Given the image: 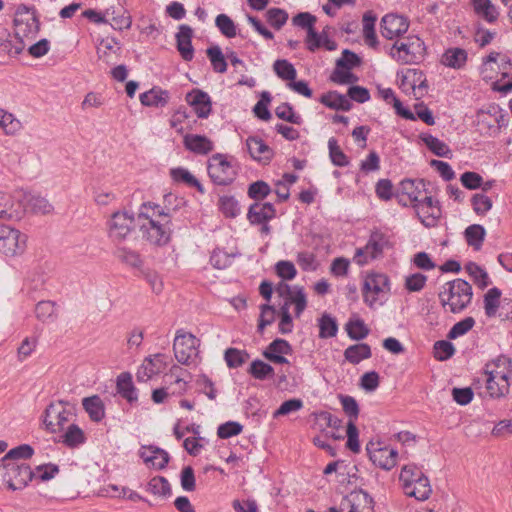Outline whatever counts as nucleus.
<instances>
[{
    "mask_svg": "<svg viewBox=\"0 0 512 512\" xmlns=\"http://www.w3.org/2000/svg\"><path fill=\"white\" fill-rule=\"evenodd\" d=\"M467 61V52L463 48H449L441 58V63L447 67L460 69Z\"/></svg>",
    "mask_w": 512,
    "mask_h": 512,
    "instance_id": "obj_34",
    "label": "nucleus"
},
{
    "mask_svg": "<svg viewBox=\"0 0 512 512\" xmlns=\"http://www.w3.org/2000/svg\"><path fill=\"white\" fill-rule=\"evenodd\" d=\"M207 171L210 179L216 185H230L237 176V171L227 156L217 153L212 155L207 163Z\"/></svg>",
    "mask_w": 512,
    "mask_h": 512,
    "instance_id": "obj_8",
    "label": "nucleus"
},
{
    "mask_svg": "<svg viewBox=\"0 0 512 512\" xmlns=\"http://www.w3.org/2000/svg\"><path fill=\"white\" fill-rule=\"evenodd\" d=\"M246 146L250 156L262 164H269L274 157L273 149L258 136H249Z\"/></svg>",
    "mask_w": 512,
    "mask_h": 512,
    "instance_id": "obj_15",
    "label": "nucleus"
},
{
    "mask_svg": "<svg viewBox=\"0 0 512 512\" xmlns=\"http://www.w3.org/2000/svg\"><path fill=\"white\" fill-rule=\"evenodd\" d=\"M165 366L164 355L155 354L154 356L145 359L142 366L138 369L137 379L138 381H147L154 375L161 372Z\"/></svg>",
    "mask_w": 512,
    "mask_h": 512,
    "instance_id": "obj_23",
    "label": "nucleus"
},
{
    "mask_svg": "<svg viewBox=\"0 0 512 512\" xmlns=\"http://www.w3.org/2000/svg\"><path fill=\"white\" fill-rule=\"evenodd\" d=\"M116 387L117 392L129 403H134L138 400L137 390L132 382L130 373H121L117 377Z\"/></svg>",
    "mask_w": 512,
    "mask_h": 512,
    "instance_id": "obj_31",
    "label": "nucleus"
},
{
    "mask_svg": "<svg viewBox=\"0 0 512 512\" xmlns=\"http://www.w3.org/2000/svg\"><path fill=\"white\" fill-rule=\"evenodd\" d=\"M184 146L196 154L206 155L213 150V143L206 136L187 134L184 136Z\"/></svg>",
    "mask_w": 512,
    "mask_h": 512,
    "instance_id": "obj_25",
    "label": "nucleus"
},
{
    "mask_svg": "<svg viewBox=\"0 0 512 512\" xmlns=\"http://www.w3.org/2000/svg\"><path fill=\"white\" fill-rule=\"evenodd\" d=\"M267 22L276 30H280L288 20V13L280 8H270L266 12Z\"/></svg>",
    "mask_w": 512,
    "mask_h": 512,
    "instance_id": "obj_58",
    "label": "nucleus"
},
{
    "mask_svg": "<svg viewBox=\"0 0 512 512\" xmlns=\"http://www.w3.org/2000/svg\"><path fill=\"white\" fill-rule=\"evenodd\" d=\"M35 315L42 322L53 321L56 318L55 303L40 301L35 307Z\"/></svg>",
    "mask_w": 512,
    "mask_h": 512,
    "instance_id": "obj_56",
    "label": "nucleus"
},
{
    "mask_svg": "<svg viewBox=\"0 0 512 512\" xmlns=\"http://www.w3.org/2000/svg\"><path fill=\"white\" fill-rule=\"evenodd\" d=\"M501 291L497 287L489 289L484 295V309L488 317L496 315L500 305Z\"/></svg>",
    "mask_w": 512,
    "mask_h": 512,
    "instance_id": "obj_45",
    "label": "nucleus"
},
{
    "mask_svg": "<svg viewBox=\"0 0 512 512\" xmlns=\"http://www.w3.org/2000/svg\"><path fill=\"white\" fill-rule=\"evenodd\" d=\"M338 325L336 320L328 314L319 319V337L322 339L336 336Z\"/></svg>",
    "mask_w": 512,
    "mask_h": 512,
    "instance_id": "obj_51",
    "label": "nucleus"
},
{
    "mask_svg": "<svg viewBox=\"0 0 512 512\" xmlns=\"http://www.w3.org/2000/svg\"><path fill=\"white\" fill-rule=\"evenodd\" d=\"M455 353L453 344L446 340H440L434 344V356L439 361L451 358Z\"/></svg>",
    "mask_w": 512,
    "mask_h": 512,
    "instance_id": "obj_63",
    "label": "nucleus"
},
{
    "mask_svg": "<svg viewBox=\"0 0 512 512\" xmlns=\"http://www.w3.org/2000/svg\"><path fill=\"white\" fill-rule=\"evenodd\" d=\"M426 477L423 472L414 464L405 465L400 473V481L403 482V490L418 480V478Z\"/></svg>",
    "mask_w": 512,
    "mask_h": 512,
    "instance_id": "obj_55",
    "label": "nucleus"
},
{
    "mask_svg": "<svg viewBox=\"0 0 512 512\" xmlns=\"http://www.w3.org/2000/svg\"><path fill=\"white\" fill-rule=\"evenodd\" d=\"M0 477L7 488L15 491L21 490L34 478L30 466L23 462H2Z\"/></svg>",
    "mask_w": 512,
    "mask_h": 512,
    "instance_id": "obj_6",
    "label": "nucleus"
},
{
    "mask_svg": "<svg viewBox=\"0 0 512 512\" xmlns=\"http://www.w3.org/2000/svg\"><path fill=\"white\" fill-rule=\"evenodd\" d=\"M186 101L193 107L199 118H207L210 115L212 103L208 93L200 89H193L186 95Z\"/></svg>",
    "mask_w": 512,
    "mask_h": 512,
    "instance_id": "obj_17",
    "label": "nucleus"
},
{
    "mask_svg": "<svg viewBox=\"0 0 512 512\" xmlns=\"http://www.w3.org/2000/svg\"><path fill=\"white\" fill-rule=\"evenodd\" d=\"M372 356L371 347L367 343H358L348 346L344 351V358L353 365Z\"/></svg>",
    "mask_w": 512,
    "mask_h": 512,
    "instance_id": "obj_30",
    "label": "nucleus"
},
{
    "mask_svg": "<svg viewBox=\"0 0 512 512\" xmlns=\"http://www.w3.org/2000/svg\"><path fill=\"white\" fill-rule=\"evenodd\" d=\"M285 301L290 305H295V315L296 317H300L307 306V298L304 288L300 286H293V290L290 295L285 298Z\"/></svg>",
    "mask_w": 512,
    "mask_h": 512,
    "instance_id": "obj_43",
    "label": "nucleus"
},
{
    "mask_svg": "<svg viewBox=\"0 0 512 512\" xmlns=\"http://www.w3.org/2000/svg\"><path fill=\"white\" fill-rule=\"evenodd\" d=\"M270 192V186L262 180L253 182L252 184L249 185L248 188V196L251 199L256 200V202L266 198L270 194Z\"/></svg>",
    "mask_w": 512,
    "mask_h": 512,
    "instance_id": "obj_62",
    "label": "nucleus"
},
{
    "mask_svg": "<svg viewBox=\"0 0 512 512\" xmlns=\"http://www.w3.org/2000/svg\"><path fill=\"white\" fill-rule=\"evenodd\" d=\"M34 449L28 444L19 445L11 449L3 458L2 462H18L26 460L33 456Z\"/></svg>",
    "mask_w": 512,
    "mask_h": 512,
    "instance_id": "obj_50",
    "label": "nucleus"
},
{
    "mask_svg": "<svg viewBox=\"0 0 512 512\" xmlns=\"http://www.w3.org/2000/svg\"><path fill=\"white\" fill-rule=\"evenodd\" d=\"M139 454L146 464L159 470L165 468L170 459L165 450L153 445L143 446Z\"/></svg>",
    "mask_w": 512,
    "mask_h": 512,
    "instance_id": "obj_20",
    "label": "nucleus"
},
{
    "mask_svg": "<svg viewBox=\"0 0 512 512\" xmlns=\"http://www.w3.org/2000/svg\"><path fill=\"white\" fill-rule=\"evenodd\" d=\"M175 209L162 208L155 203H143L135 219L134 215L126 210L114 212L107 221L109 239L114 243H121L130 236L135 228V222L139 226L143 237L151 244L163 246L171 238L173 230L172 218Z\"/></svg>",
    "mask_w": 512,
    "mask_h": 512,
    "instance_id": "obj_1",
    "label": "nucleus"
},
{
    "mask_svg": "<svg viewBox=\"0 0 512 512\" xmlns=\"http://www.w3.org/2000/svg\"><path fill=\"white\" fill-rule=\"evenodd\" d=\"M206 54L215 72L225 73L227 71V62L219 46L209 47Z\"/></svg>",
    "mask_w": 512,
    "mask_h": 512,
    "instance_id": "obj_49",
    "label": "nucleus"
},
{
    "mask_svg": "<svg viewBox=\"0 0 512 512\" xmlns=\"http://www.w3.org/2000/svg\"><path fill=\"white\" fill-rule=\"evenodd\" d=\"M340 402L342 404L343 411L349 417V420L353 419V423L358 418L359 406L354 397L349 395H340Z\"/></svg>",
    "mask_w": 512,
    "mask_h": 512,
    "instance_id": "obj_64",
    "label": "nucleus"
},
{
    "mask_svg": "<svg viewBox=\"0 0 512 512\" xmlns=\"http://www.w3.org/2000/svg\"><path fill=\"white\" fill-rule=\"evenodd\" d=\"M400 77V89L405 94H412L415 99L423 98L428 92V84L425 74L418 69L408 68L397 74Z\"/></svg>",
    "mask_w": 512,
    "mask_h": 512,
    "instance_id": "obj_10",
    "label": "nucleus"
},
{
    "mask_svg": "<svg viewBox=\"0 0 512 512\" xmlns=\"http://www.w3.org/2000/svg\"><path fill=\"white\" fill-rule=\"evenodd\" d=\"M353 512H373L374 501L372 497L363 490L351 492Z\"/></svg>",
    "mask_w": 512,
    "mask_h": 512,
    "instance_id": "obj_37",
    "label": "nucleus"
},
{
    "mask_svg": "<svg viewBox=\"0 0 512 512\" xmlns=\"http://www.w3.org/2000/svg\"><path fill=\"white\" fill-rule=\"evenodd\" d=\"M106 18L110 17L111 26L115 30L129 29L132 25V18L123 7H110L105 11Z\"/></svg>",
    "mask_w": 512,
    "mask_h": 512,
    "instance_id": "obj_27",
    "label": "nucleus"
},
{
    "mask_svg": "<svg viewBox=\"0 0 512 512\" xmlns=\"http://www.w3.org/2000/svg\"><path fill=\"white\" fill-rule=\"evenodd\" d=\"M224 359L229 368H238L249 359V354L236 348H228L225 351Z\"/></svg>",
    "mask_w": 512,
    "mask_h": 512,
    "instance_id": "obj_54",
    "label": "nucleus"
},
{
    "mask_svg": "<svg viewBox=\"0 0 512 512\" xmlns=\"http://www.w3.org/2000/svg\"><path fill=\"white\" fill-rule=\"evenodd\" d=\"M417 216L426 227L436 225L441 216L439 202L434 200L431 195H425L421 202L413 204Z\"/></svg>",
    "mask_w": 512,
    "mask_h": 512,
    "instance_id": "obj_13",
    "label": "nucleus"
},
{
    "mask_svg": "<svg viewBox=\"0 0 512 512\" xmlns=\"http://www.w3.org/2000/svg\"><path fill=\"white\" fill-rule=\"evenodd\" d=\"M27 247V236L18 229L0 225V255L16 257L22 255Z\"/></svg>",
    "mask_w": 512,
    "mask_h": 512,
    "instance_id": "obj_7",
    "label": "nucleus"
},
{
    "mask_svg": "<svg viewBox=\"0 0 512 512\" xmlns=\"http://www.w3.org/2000/svg\"><path fill=\"white\" fill-rule=\"evenodd\" d=\"M73 417H75L74 406L64 400L51 402L42 416L45 430L52 434L64 431Z\"/></svg>",
    "mask_w": 512,
    "mask_h": 512,
    "instance_id": "obj_5",
    "label": "nucleus"
},
{
    "mask_svg": "<svg viewBox=\"0 0 512 512\" xmlns=\"http://www.w3.org/2000/svg\"><path fill=\"white\" fill-rule=\"evenodd\" d=\"M388 247V236L380 231L372 232L366 244V250H368L370 257H372L373 259H376L379 256H381L384 249Z\"/></svg>",
    "mask_w": 512,
    "mask_h": 512,
    "instance_id": "obj_32",
    "label": "nucleus"
},
{
    "mask_svg": "<svg viewBox=\"0 0 512 512\" xmlns=\"http://www.w3.org/2000/svg\"><path fill=\"white\" fill-rule=\"evenodd\" d=\"M192 37L193 29L186 24H181L176 34V47L185 61H191L194 57Z\"/></svg>",
    "mask_w": 512,
    "mask_h": 512,
    "instance_id": "obj_19",
    "label": "nucleus"
},
{
    "mask_svg": "<svg viewBox=\"0 0 512 512\" xmlns=\"http://www.w3.org/2000/svg\"><path fill=\"white\" fill-rule=\"evenodd\" d=\"M329 157L331 162L338 167H346L349 164V159L338 145L337 140L331 137L328 140Z\"/></svg>",
    "mask_w": 512,
    "mask_h": 512,
    "instance_id": "obj_47",
    "label": "nucleus"
},
{
    "mask_svg": "<svg viewBox=\"0 0 512 512\" xmlns=\"http://www.w3.org/2000/svg\"><path fill=\"white\" fill-rule=\"evenodd\" d=\"M389 278L382 273H373L365 278L363 284L364 302L370 307L379 299L382 294L389 292Z\"/></svg>",
    "mask_w": 512,
    "mask_h": 512,
    "instance_id": "obj_11",
    "label": "nucleus"
},
{
    "mask_svg": "<svg viewBox=\"0 0 512 512\" xmlns=\"http://www.w3.org/2000/svg\"><path fill=\"white\" fill-rule=\"evenodd\" d=\"M501 122H503V120H498L487 114H477V124L481 134L488 136L497 135L502 126Z\"/></svg>",
    "mask_w": 512,
    "mask_h": 512,
    "instance_id": "obj_38",
    "label": "nucleus"
},
{
    "mask_svg": "<svg viewBox=\"0 0 512 512\" xmlns=\"http://www.w3.org/2000/svg\"><path fill=\"white\" fill-rule=\"evenodd\" d=\"M291 353L292 347L289 342L285 339L277 338L267 346L263 356L266 358V355H290Z\"/></svg>",
    "mask_w": 512,
    "mask_h": 512,
    "instance_id": "obj_60",
    "label": "nucleus"
},
{
    "mask_svg": "<svg viewBox=\"0 0 512 512\" xmlns=\"http://www.w3.org/2000/svg\"><path fill=\"white\" fill-rule=\"evenodd\" d=\"M320 102L328 108L334 110L349 111L352 107L350 100L343 94L337 91H329L323 94L320 98Z\"/></svg>",
    "mask_w": 512,
    "mask_h": 512,
    "instance_id": "obj_33",
    "label": "nucleus"
},
{
    "mask_svg": "<svg viewBox=\"0 0 512 512\" xmlns=\"http://www.w3.org/2000/svg\"><path fill=\"white\" fill-rule=\"evenodd\" d=\"M0 128L6 135H15L22 129V123L12 113L0 108Z\"/></svg>",
    "mask_w": 512,
    "mask_h": 512,
    "instance_id": "obj_40",
    "label": "nucleus"
},
{
    "mask_svg": "<svg viewBox=\"0 0 512 512\" xmlns=\"http://www.w3.org/2000/svg\"><path fill=\"white\" fill-rule=\"evenodd\" d=\"M248 372L258 380H265L274 375V368L262 360H254Z\"/></svg>",
    "mask_w": 512,
    "mask_h": 512,
    "instance_id": "obj_52",
    "label": "nucleus"
},
{
    "mask_svg": "<svg viewBox=\"0 0 512 512\" xmlns=\"http://www.w3.org/2000/svg\"><path fill=\"white\" fill-rule=\"evenodd\" d=\"M219 209L229 218H235L240 213L238 201L233 196L220 197Z\"/></svg>",
    "mask_w": 512,
    "mask_h": 512,
    "instance_id": "obj_59",
    "label": "nucleus"
},
{
    "mask_svg": "<svg viewBox=\"0 0 512 512\" xmlns=\"http://www.w3.org/2000/svg\"><path fill=\"white\" fill-rule=\"evenodd\" d=\"M366 451L370 460L384 470H391L397 464L398 452L395 449L381 447V444L369 442Z\"/></svg>",
    "mask_w": 512,
    "mask_h": 512,
    "instance_id": "obj_12",
    "label": "nucleus"
},
{
    "mask_svg": "<svg viewBox=\"0 0 512 512\" xmlns=\"http://www.w3.org/2000/svg\"><path fill=\"white\" fill-rule=\"evenodd\" d=\"M147 491L154 495L168 496L171 494V486L168 480L162 476L153 477L147 484Z\"/></svg>",
    "mask_w": 512,
    "mask_h": 512,
    "instance_id": "obj_53",
    "label": "nucleus"
},
{
    "mask_svg": "<svg viewBox=\"0 0 512 512\" xmlns=\"http://www.w3.org/2000/svg\"><path fill=\"white\" fill-rule=\"evenodd\" d=\"M23 207L25 211L31 213L49 214L53 210V206L46 198L34 194L24 195Z\"/></svg>",
    "mask_w": 512,
    "mask_h": 512,
    "instance_id": "obj_28",
    "label": "nucleus"
},
{
    "mask_svg": "<svg viewBox=\"0 0 512 512\" xmlns=\"http://www.w3.org/2000/svg\"><path fill=\"white\" fill-rule=\"evenodd\" d=\"M511 359L501 355L488 362L484 368L486 391L491 398L505 397L510 390Z\"/></svg>",
    "mask_w": 512,
    "mask_h": 512,
    "instance_id": "obj_2",
    "label": "nucleus"
},
{
    "mask_svg": "<svg viewBox=\"0 0 512 512\" xmlns=\"http://www.w3.org/2000/svg\"><path fill=\"white\" fill-rule=\"evenodd\" d=\"M82 406L93 422H100L105 417V406L98 395L85 397L82 399Z\"/></svg>",
    "mask_w": 512,
    "mask_h": 512,
    "instance_id": "obj_29",
    "label": "nucleus"
},
{
    "mask_svg": "<svg viewBox=\"0 0 512 512\" xmlns=\"http://www.w3.org/2000/svg\"><path fill=\"white\" fill-rule=\"evenodd\" d=\"M276 216V210L272 203L255 202L250 205L247 219L252 225H258L270 221Z\"/></svg>",
    "mask_w": 512,
    "mask_h": 512,
    "instance_id": "obj_21",
    "label": "nucleus"
},
{
    "mask_svg": "<svg viewBox=\"0 0 512 512\" xmlns=\"http://www.w3.org/2000/svg\"><path fill=\"white\" fill-rule=\"evenodd\" d=\"M475 325V320L473 317H466L461 321L455 323L450 331L448 332L447 337L449 339H456L460 336H463L468 331H470Z\"/></svg>",
    "mask_w": 512,
    "mask_h": 512,
    "instance_id": "obj_61",
    "label": "nucleus"
},
{
    "mask_svg": "<svg viewBox=\"0 0 512 512\" xmlns=\"http://www.w3.org/2000/svg\"><path fill=\"white\" fill-rule=\"evenodd\" d=\"M273 69L276 75L282 80L291 82L295 80L297 71L295 67L285 59H278L273 64Z\"/></svg>",
    "mask_w": 512,
    "mask_h": 512,
    "instance_id": "obj_48",
    "label": "nucleus"
},
{
    "mask_svg": "<svg viewBox=\"0 0 512 512\" xmlns=\"http://www.w3.org/2000/svg\"><path fill=\"white\" fill-rule=\"evenodd\" d=\"M425 54V44L416 35L397 40L390 49V56L400 64H418Z\"/></svg>",
    "mask_w": 512,
    "mask_h": 512,
    "instance_id": "obj_4",
    "label": "nucleus"
},
{
    "mask_svg": "<svg viewBox=\"0 0 512 512\" xmlns=\"http://www.w3.org/2000/svg\"><path fill=\"white\" fill-rule=\"evenodd\" d=\"M15 36L20 39L21 42L24 39H34L39 30H40V22L37 17L33 14L26 20L15 18Z\"/></svg>",
    "mask_w": 512,
    "mask_h": 512,
    "instance_id": "obj_22",
    "label": "nucleus"
},
{
    "mask_svg": "<svg viewBox=\"0 0 512 512\" xmlns=\"http://www.w3.org/2000/svg\"><path fill=\"white\" fill-rule=\"evenodd\" d=\"M475 12L485 20L492 23L498 18V11L490 0H473Z\"/></svg>",
    "mask_w": 512,
    "mask_h": 512,
    "instance_id": "obj_46",
    "label": "nucleus"
},
{
    "mask_svg": "<svg viewBox=\"0 0 512 512\" xmlns=\"http://www.w3.org/2000/svg\"><path fill=\"white\" fill-rule=\"evenodd\" d=\"M169 101V92L159 87H153L140 95V102L144 106L161 108Z\"/></svg>",
    "mask_w": 512,
    "mask_h": 512,
    "instance_id": "obj_26",
    "label": "nucleus"
},
{
    "mask_svg": "<svg viewBox=\"0 0 512 512\" xmlns=\"http://www.w3.org/2000/svg\"><path fill=\"white\" fill-rule=\"evenodd\" d=\"M432 492L429 480L427 477L424 478H418L417 481L411 483L406 490H404V493L409 497H414L417 500H426L429 498L430 494Z\"/></svg>",
    "mask_w": 512,
    "mask_h": 512,
    "instance_id": "obj_35",
    "label": "nucleus"
},
{
    "mask_svg": "<svg viewBox=\"0 0 512 512\" xmlns=\"http://www.w3.org/2000/svg\"><path fill=\"white\" fill-rule=\"evenodd\" d=\"M346 331L350 339L360 341L366 338L370 332L364 321L360 318L350 319L346 323Z\"/></svg>",
    "mask_w": 512,
    "mask_h": 512,
    "instance_id": "obj_44",
    "label": "nucleus"
},
{
    "mask_svg": "<svg viewBox=\"0 0 512 512\" xmlns=\"http://www.w3.org/2000/svg\"><path fill=\"white\" fill-rule=\"evenodd\" d=\"M465 239L469 246H472L475 250H479L485 238V229L479 224H473L465 229Z\"/></svg>",
    "mask_w": 512,
    "mask_h": 512,
    "instance_id": "obj_42",
    "label": "nucleus"
},
{
    "mask_svg": "<svg viewBox=\"0 0 512 512\" xmlns=\"http://www.w3.org/2000/svg\"><path fill=\"white\" fill-rule=\"evenodd\" d=\"M409 20L398 14H386L381 20V34L389 40L401 37L408 31Z\"/></svg>",
    "mask_w": 512,
    "mask_h": 512,
    "instance_id": "obj_14",
    "label": "nucleus"
},
{
    "mask_svg": "<svg viewBox=\"0 0 512 512\" xmlns=\"http://www.w3.org/2000/svg\"><path fill=\"white\" fill-rule=\"evenodd\" d=\"M199 340L191 333L178 330L173 343V350L176 360L189 365L198 354Z\"/></svg>",
    "mask_w": 512,
    "mask_h": 512,
    "instance_id": "obj_9",
    "label": "nucleus"
},
{
    "mask_svg": "<svg viewBox=\"0 0 512 512\" xmlns=\"http://www.w3.org/2000/svg\"><path fill=\"white\" fill-rule=\"evenodd\" d=\"M170 175L175 182H183L190 187H195L201 194L205 193L203 185L185 168H173Z\"/></svg>",
    "mask_w": 512,
    "mask_h": 512,
    "instance_id": "obj_39",
    "label": "nucleus"
},
{
    "mask_svg": "<svg viewBox=\"0 0 512 512\" xmlns=\"http://www.w3.org/2000/svg\"><path fill=\"white\" fill-rule=\"evenodd\" d=\"M430 185L423 179L411 180L405 179L400 183L401 192L407 195L412 204H416L423 200L425 195H431L428 189Z\"/></svg>",
    "mask_w": 512,
    "mask_h": 512,
    "instance_id": "obj_16",
    "label": "nucleus"
},
{
    "mask_svg": "<svg viewBox=\"0 0 512 512\" xmlns=\"http://www.w3.org/2000/svg\"><path fill=\"white\" fill-rule=\"evenodd\" d=\"M501 61V78L494 83L493 87L494 90L506 94L512 90V78L505 81L506 78L512 76V63L506 56H504Z\"/></svg>",
    "mask_w": 512,
    "mask_h": 512,
    "instance_id": "obj_36",
    "label": "nucleus"
},
{
    "mask_svg": "<svg viewBox=\"0 0 512 512\" xmlns=\"http://www.w3.org/2000/svg\"><path fill=\"white\" fill-rule=\"evenodd\" d=\"M472 296V286L467 281L457 278L442 286L439 300L446 311L458 314L471 303Z\"/></svg>",
    "mask_w": 512,
    "mask_h": 512,
    "instance_id": "obj_3",
    "label": "nucleus"
},
{
    "mask_svg": "<svg viewBox=\"0 0 512 512\" xmlns=\"http://www.w3.org/2000/svg\"><path fill=\"white\" fill-rule=\"evenodd\" d=\"M121 45L115 38H105L97 46L98 59L106 65L114 64L120 57Z\"/></svg>",
    "mask_w": 512,
    "mask_h": 512,
    "instance_id": "obj_18",
    "label": "nucleus"
},
{
    "mask_svg": "<svg viewBox=\"0 0 512 512\" xmlns=\"http://www.w3.org/2000/svg\"><path fill=\"white\" fill-rule=\"evenodd\" d=\"M215 25L227 38H233L237 35V27L235 23L226 14H219L215 19Z\"/></svg>",
    "mask_w": 512,
    "mask_h": 512,
    "instance_id": "obj_57",
    "label": "nucleus"
},
{
    "mask_svg": "<svg viewBox=\"0 0 512 512\" xmlns=\"http://www.w3.org/2000/svg\"><path fill=\"white\" fill-rule=\"evenodd\" d=\"M64 446L74 449L86 442V436L84 431L75 423H70L66 426L65 430L58 440Z\"/></svg>",
    "mask_w": 512,
    "mask_h": 512,
    "instance_id": "obj_24",
    "label": "nucleus"
},
{
    "mask_svg": "<svg viewBox=\"0 0 512 512\" xmlns=\"http://www.w3.org/2000/svg\"><path fill=\"white\" fill-rule=\"evenodd\" d=\"M421 139L427 146V148L436 156L450 157L451 150L449 146L440 139H438L437 137L430 134H424L421 136Z\"/></svg>",
    "mask_w": 512,
    "mask_h": 512,
    "instance_id": "obj_41",
    "label": "nucleus"
}]
</instances>
